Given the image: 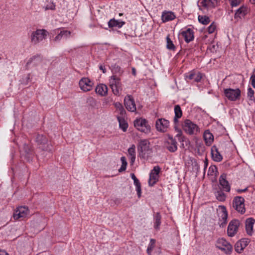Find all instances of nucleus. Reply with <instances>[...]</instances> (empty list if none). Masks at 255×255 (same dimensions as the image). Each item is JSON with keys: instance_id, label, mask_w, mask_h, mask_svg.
Instances as JSON below:
<instances>
[{"instance_id": "obj_29", "label": "nucleus", "mask_w": 255, "mask_h": 255, "mask_svg": "<svg viewBox=\"0 0 255 255\" xmlns=\"http://www.w3.org/2000/svg\"><path fill=\"white\" fill-rule=\"evenodd\" d=\"M186 78L189 80H194V81L198 82L201 80L202 76L200 73H198L197 74L195 73H190L189 75L186 76Z\"/></svg>"}, {"instance_id": "obj_31", "label": "nucleus", "mask_w": 255, "mask_h": 255, "mask_svg": "<svg viewBox=\"0 0 255 255\" xmlns=\"http://www.w3.org/2000/svg\"><path fill=\"white\" fill-rule=\"evenodd\" d=\"M215 196L217 199L219 201H224L226 198L225 194L221 189L215 192Z\"/></svg>"}, {"instance_id": "obj_45", "label": "nucleus", "mask_w": 255, "mask_h": 255, "mask_svg": "<svg viewBox=\"0 0 255 255\" xmlns=\"http://www.w3.org/2000/svg\"><path fill=\"white\" fill-rule=\"evenodd\" d=\"M251 84L255 88V75L253 74L251 77Z\"/></svg>"}, {"instance_id": "obj_4", "label": "nucleus", "mask_w": 255, "mask_h": 255, "mask_svg": "<svg viewBox=\"0 0 255 255\" xmlns=\"http://www.w3.org/2000/svg\"><path fill=\"white\" fill-rule=\"evenodd\" d=\"M48 32L45 29H37L31 34V42L34 44H37L46 38Z\"/></svg>"}, {"instance_id": "obj_25", "label": "nucleus", "mask_w": 255, "mask_h": 255, "mask_svg": "<svg viewBox=\"0 0 255 255\" xmlns=\"http://www.w3.org/2000/svg\"><path fill=\"white\" fill-rule=\"evenodd\" d=\"M204 139L207 145H210L213 141L214 137L213 134L208 130L205 131Z\"/></svg>"}, {"instance_id": "obj_26", "label": "nucleus", "mask_w": 255, "mask_h": 255, "mask_svg": "<svg viewBox=\"0 0 255 255\" xmlns=\"http://www.w3.org/2000/svg\"><path fill=\"white\" fill-rule=\"evenodd\" d=\"M110 86H122L121 79L117 75H113L109 80Z\"/></svg>"}, {"instance_id": "obj_16", "label": "nucleus", "mask_w": 255, "mask_h": 255, "mask_svg": "<svg viewBox=\"0 0 255 255\" xmlns=\"http://www.w3.org/2000/svg\"><path fill=\"white\" fill-rule=\"evenodd\" d=\"M180 34L187 43H189L194 39V32L191 28H188L186 30L182 31Z\"/></svg>"}, {"instance_id": "obj_51", "label": "nucleus", "mask_w": 255, "mask_h": 255, "mask_svg": "<svg viewBox=\"0 0 255 255\" xmlns=\"http://www.w3.org/2000/svg\"><path fill=\"white\" fill-rule=\"evenodd\" d=\"M99 69L103 71V73H105L106 72V69L105 66L100 65L99 66Z\"/></svg>"}, {"instance_id": "obj_42", "label": "nucleus", "mask_w": 255, "mask_h": 255, "mask_svg": "<svg viewBox=\"0 0 255 255\" xmlns=\"http://www.w3.org/2000/svg\"><path fill=\"white\" fill-rule=\"evenodd\" d=\"M216 28V25L213 22L208 28V31L209 33H213Z\"/></svg>"}, {"instance_id": "obj_34", "label": "nucleus", "mask_w": 255, "mask_h": 255, "mask_svg": "<svg viewBox=\"0 0 255 255\" xmlns=\"http://www.w3.org/2000/svg\"><path fill=\"white\" fill-rule=\"evenodd\" d=\"M166 48L171 50H175V46L172 41L170 39L169 36L166 37Z\"/></svg>"}, {"instance_id": "obj_50", "label": "nucleus", "mask_w": 255, "mask_h": 255, "mask_svg": "<svg viewBox=\"0 0 255 255\" xmlns=\"http://www.w3.org/2000/svg\"><path fill=\"white\" fill-rule=\"evenodd\" d=\"M24 149L25 150V152H26L27 154H29L30 153V149L27 145H26V144L24 145Z\"/></svg>"}, {"instance_id": "obj_53", "label": "nucleus", "mask_w": 255, "mask_h": 255, "mask_svg": "<svg viewBox=\"0 0 255 255\" xmlns=\"http://www.w3.org/2000/svg\"><path fill=\"white\" fill-rule=\"evenodd\" d=\"M126 168H127V166H124V165H122L121 168L119 169V172H122L125 171L126 169Z\"/></svg>"}, {"instance_id": "obj_5", "label": "nucleus", "mask_w": 255, "mask_h": 255, "mask_svg": "<svg viewBox=\"0 0 255 255\" xmlns=\"http://www.w3.org/2000/svg\"><path fill=\"white\" fill-rule=\"evenodd\" d=\"M244 202L245 199L241 196L235 197L233 201V208L241 214L245 213L246 211Z\"/></svg>"}, {"instance_id": "obj_58", "label": "nucleus", "mask_w": 255, "mask_h": 255, "mask_svg": "<svg viewBox=\"0 0 255 255\" xmlns=\"http://www.w3.org/2000/svg\"><path fill=\"white\" fill-rule=\"evenodd\" d=\"M0 255H9L5 251L0 250Z\"/></svg>"}, {"instance_id": "obj_43", "label": "nucleus", "mask_w": 255, "mask_h": 255, "mask_svg": "<svg viewBox=\"0 0 255 255\" xmlns=\"http://www.w3.org/2000/svg\"><path fill=\"white\" fill-rule=\"evenodd\" d=\"M60 32L61 34H62V36L65 38H67L69 37L71 34V32L68 30H62Z\"/></svg>"}, {"instance_id": "obj_11", "label": "nucleus", "mask_w": 255, "mask_h": 255, "mask_svg": "<svg viewBox=\"0 0 255 255\" xmlns=\"http://www.w3.org/2000/svg\"><path fill=\"white\" fill-rule=\"evenodd\" d=\"M159 166H156L151 170L148 180V184L150 186H153L158 181L159 178Z\"/></svg>"}, {"instance_id": "obj_63", "label": "nucleus", "mask_w": 255, "mask_h": 255, "mask_svg": "<svg viewBox=\"0 0 255 255\" xmlns=\"http://www.w3.org/2000/svg\"><path fill=\"white\" fill-rule=\"evenodd\" d=\"M119 15H120V16H122V15H123V13H119Z\"/></svg>"}, {"instance_id": "obj_52", "label": "nucleus", "mask_w": 255, "mask_h": 255, "mask_svg": "<svg viewBox=\"0 0 255 255\" xmlns=\"http://www.w3.org/2000/svg\"><path fill=\"white\" fill-rule=\"evenodd\" d=\"M37 57L36 56H33L27 62V65H29V64L31 63L33 60H35Z\"/></svg>"}, {"instance_id": "obj_27", "label": "nucleus", "mask_w": 255, "mask_h": 255, "mask_svg": "<svg viewBox=\"0 0 255 255\" xmlns=\"http://www.w3.org/2000/svg\"><path fill=\"white\" fill-rule=\"evenodd\" d=\"M117 119L119 123L120 128L122 129L123 131H126L128 128V123L125 121V119L121 117L118 116Z\"/></svg>"}, {"instance_id": "obj_13", "label": "nucleus", "mask_w": 255, "mask_h": 255, "mask_svg": "<svg viewBox=\"0 0 255 255\" xmlns=\"http://www.w3.org/2000/svg\"><path fill=\"white\" fill-rule=\"evenodd\" d=\"M79 84L82 90L87 92L92 89L93 83L89 78H83L80 80Z\"/></svg>"}, {"instance_id": "obj_10", "label": "nucleus", "mask_w": 255, "mask_h": 255, "mask_svg": "<svg viewBox=\"0 0 255 255\" xmlns=\"http://www.w3.org/2000/svg\"><path fill=\"white\" fill-rule=\"evenodd\" d=\"M240 222L238 220H233L230 223L228 227L227 234L230 237H233L237 233Z\"/></svg>"}, {"instance_id": "obj_24", "label": "nucleus", "mask_w": 255, "mask_h": 255, "mask_svg": "<svg viewBox=\"0 0 255 255\" xmlns=\"http://www.w3.org/2000/svg\"><path fill=\"white\" fill-rule=\"evenodd\" d=\"M175 117L174 118V122L176 124L178 122V119L181 118L182 116V111L179 105H177L174 107Z\"/></svg>"}, {"instance_id": "obj_55", "label": "nucleus", "mask_w": 255, "mask_h": 255, "mask_svg": "<svg viewBox=\"0 0 255 255\" xmlns=\"http://www.w3.org/2000/svg\"><path fill=\"white\" fill-rule=\"evenodd\" d=\"M159 122V119H157L156 121L155 126L156 128V129L158 131H159V127L158 125V123Z\"/></svg>"}, {"instance_id": "obj_7", "label": "nucleus", "mask_w": 255, "mask_h": 255, "mask_svg": "<svg viewBox=\"0 0 255 255\" xmlns=\"http://www.w3.org/2000/svg\"><path fill=\"white\" fill-rule=\"evenodd\" d=\"M216 246L227 254H231L232 251V245L223 238L219 239L217 241Z\"/></svg>"}, {"instance_id": "obj_56", "label": "nucleus", "mask_w": 255, "mask_h": 255, "mask_svg": "<svg viewBox=\"0 0 255 255\" xmlns=\"http://www.w3.org/2000/svg\"><path fill=\"white\" fill-rule=\"evenodd\" d=\"M130 163L131 164H133L135 161V155H134L133 156H130Z\"/></svg>"}, {"instance_id": "obj_39", "label": "nucleus", "mask_w": 255, "mask_h": 255, "mask_svg": "<svg viewBox=\"0 0 255 255\" xmlns=\"http://www.w3.org/2000/svg\"><path fill=\"white\" fill-rule=\"evenodd\" d=\"M247 96L250 100H255V92L254 91L251 87H249L248 89Z\"/></svg>"}, {"instance_id": "obj_17", "label": "nucleus", "mask_w": 255, "mask_h": 255, "mask_svg": "<svg viewBox=\"0 0 255 255\" xmlns=\"http://www.w3.org/2000/svg\"><path fill=\"white\" fill-rule=\"evenodd\" d=\"M176 15L174 13L171 11H164L162 13L161 19L163 22H166L174 19Z\"/></svg>"}, {"instance_id": "obj_6", "label": "nucleus", "mask_w": 255, "mask_h": 255, "mask_svg": "<svg viewBox=\"0 0 255 255\" xmlns=\"http://www.w3.org/2000/svg\"><path fill=\"white\" fill-rule=\"evenodd\" d=\"M164 146L170 152H174L177 149L175 139L169 135H167L164 137Z\"/></svg>"}, {"instance_id": "obj_23", "label": "nucleus", "mask_w": 255, "mask_h": 255, "mask_svg": "<svg viewBox=\"0 0 255 255\" xmlns=\"http://www.w3.org/2000/svg\"><path fill=\"white\" fill-rule=\"evenodd\" d=\"M125 22L123 21H119L116 20L115 18H113L110 20L108 22V26L110 28L112 27H118L121 28L124 25Z\"/></svg>"}, {"instance_id": "obj_46", "label": "nucleus", "mask_w": 255, "mask_h": 255, "mask_svg": "<svg viewBox=\"0 0 255 255\" xmlns=\"http://www.w3.org/2000/svg\"><path fill=\"white\" fill-rule=\"evenodd\" d=\"M209 171L211 172H217V168L216 166H211L210 167Z\"/></svg>"}, {"instance_id": "obj_3", "label": "nucleus", "mask_w": 255, "mask_h": 255, "mask_svg": "<svg viewBox=\"0 0 255 255\" xmlns=\"http://www.w3.org/2000/svg\"><path fill=\"white\" fill-rule=\"evenodd\" d=\"M182 128L184 131L190 135H196L199 132L198 126L188 119L184 121Z\"/></svg>"}, {"instance_id": "obj_18", "label": "nucleus", "mask_w": 255, "mask_h": 255, "mask_svg": "<svg viewBox=\"0 0 255 255\" xmlns=\"http://www.w3.org/2000/svg\"><path fill=\"white\" fill-rule=\"evenodd\" d=\"M247 13V7L244 6H241L235 12L234 18L236 20H237V21H238L242 18L244 17Z\"/></svg>"}, {"instance_id": "obj_44", "label": "nucleus", "mask_w": 255, "mask_h": 255, "mask_svg": "<svg viewBox=\"0 0 255 255\" xmlns=\"http://www.w3.org/2000/svg\"><path fill=\"white\" fill-rule=\"evenodd\" d=\"M241 0H229L230 4L232 6H236L238 5Z\"/></svg>"}, {"instance_id": "obj_8", "label": "nucleus", "mask_w": 255, "mask_h": 255, "mask_svg": "<svg viewBox=\"0 0 255 255\" xmlns=\"http://www.w3.org/2000/svg\"><path fill=\"white\" fill-rule=\"evenodd\" d=\"M134 126L138 130L144 133H147L150 130V127L145 119H136L134 122Z\"/></svg>"}, {"instance_id": "obj_1", "label": "nucleus", "mask_w": 255, "mask_h": 255, "mask_svg": "<svg viewBox=\"0 0 255 255\" xmlns=\"http://www.w3.org/2000/svg\"><path fill=\"white\" fill-rule=\"evenodd\" d=\"M35 141L39 145V148L42 150L48 152L52 151V145L45 135L37 134Z\"/></svg>"}, {"instance_id": "obj_9", "label": "nucleus", "mask_w": 255, "mask_h": 255, "mask_svg": "<svg viewBox=\"0 0 255 255\" xmlns=\"http://www.w3.org/2000/svg\"><path fill=\"white\" fill-rule=\"evenodd\" d=\"M225 96L230 100L235 101L239 99L241 96V90L239 89H226L224 90Z\"/></svg>"}, {"instance_id": "obj_30", "label": "nucleus", "mask_w": 255, "mask_h": 255, "mask_svg": "<svg viewBox=\"0 0 255 255\" xmlns=\"http://www.w3.org/2000/svg\"><path fill=\"white\" fill-rule=\"evenodd\" d=\"M247 245V242H245L244 241L237 243L235 246L236 251L239 253H241Z\"/></svg>"}, {"instance_id": "obj_12", "label": "nucleus", "mask_w": 255, "mask_h": 255, "mask_svg": "<svg viewBox=\"0 0 255 255\" xmlns=\"http://www.w3.org/2000/svg\"><path fill=\"white\" fill-rule=\"evenodd\" d=\"M124 104L126 109L129 112H133L136 111V105L134 100L130 95H127L124 99Z\"/></svg>"}, {"instance_id": "obj_48", "label": "nucleus", "mask_w": 255, "mask_h": 255, "mask_svg": "<svg viewBox=\"0 0 255 255\" xmlns=\"http://www.w3.org/2000/svg\"><path fill=\"white\" fill-rule=\"evenodd\" d=\"M121 160L122 161V165H124V166H127V160H126V158L125 156H122L121 158Z\"/></svg>"}, {"instance_id": "obj_47", "label": "nucleus", "mask_w": 255, "mask_h": 255, "mask_svg": "<svg viewBox=\"0 0 255 255\" xmlns=\"http://www.w3.org/2000/svg\"><path fill=\"white\" fill-rule=\"evenodd\" d=\"M62 34H61V32L58 34V35L54 38L53 40L55 42L60 41L62 38Z\"/></svg>"}, {"instance_id": "obj_57", "label": "nucleus", "mask_w": 255, "mask_h": 255, "mask_svg": "<svg viewBox=\"0 0 255 255\" xmlns=\"http://www.w3.org/2000/svg\"><path fill=\"white\" fill-rule=\"evenodd\" d=\"M130 176H131V177L132 179L133 180V181H135V180L138 179L136 177V176H135V175H134V173H131V174H130Z\"/></svg>"}, {"instance_id": "obj_35", "label": "nucleus", "mask_w": 255, "mask_h": 255, "mask_svg": "<svg viewBox=\"0 0 255 255\" xmlns=\"http://www.w3.org/2000/svg\"><path fill=\"white\" fill-rule=\"evenodd\" d=\"M198 20L200 23L203 24H207L210 21L209 17L206 15H199Z\"/></svg>"}, {"instance_id": "obj_33", "label": "nucleus", "mask_w": 255, "mask_h": 255, "mask_svg": "<svg viewBox=\"0 0 255 255\" xmlns=\"http://www.w3.org/2000/svg\"><path fill=\"white\" fill-rule=\"evenodd\" d=\"M113 94L116 96H120L122 90V86H110Z\"/></svg>"}, {"instance_id": "obj_38", "label": "nucleus", "mask_w": 255, "mask_h": 255, "mask_svg": "<svg viewBox=\"0 0 255 255\" xmlns=\"http://www.w3.org/2000/svg\"><path fill=\"white\" fill-rule=\"evenodd\" d=\"M134 184L136 186V190L137 191L138 198L140 197L141 193V184L139 181L137 179L134 181Z\"/></svg>"}, {"instance_id": "obj_59", "label": "nucleus", "mask_w": 255, "mask_h": 255, "mask_svg": "<svg viewBox=\"0 0 255 255\" xmlns=\"http://www.w3.org/2000/svg\"><path fill=\"white\" fill-rule=\"evenodd\" d=\"M131 72H132V74L133 76H136V69L135 68H134V67L132 68Z\"/></svg>"}, {"instance_id": "obj_41", "label": "nucleus", "mask_w": 255, "mask_h": 255, "mask_svg": "<svg viewBox=\"0 0 255 255\" xmlns=\"http://www.w3.org/2000/svg\"><path fill=\"white\" fill-rule=\"evenodd\" d=\"M175 130H176L177 132H178V133L176 135V136L179 138V140L180 141H183L185 139V137L184 136H182L181 130L180 129L175 128Z\"/></svg>"}, {"instance_id": "obj_32", "label": "nucleus", "mask_w": 255, "mask_h": 255, "mask_svg": "<svg viewBox=\"0 0 255 255\" xmlns=\"http://www.w3.org/2000/svg\"><path fill=\"white\" fill-rule=\"evenodd\" d=\"M222 219L220 220L221 222H222L220 224V226L223 227L224 225L227 224V218H228V213L227 211L225 209V208L224 207V210H223L222 215L221 216Z\"/></svg>"}, {"instance_id": "obj_15", "label": "nucleus", "mask_w": 255, "mask_h": 255, "mask_svg": "<svg viewBox=\"0 0 255 255\" xmlns=\"http://www.w3.org/2000/svg\"><path fill=\"white\" fill-rule=\"evenodd\" d=\"M220 185L221 186L220 189L229 192L231 190V186L229 182L226 180V175L222 174L219 179Z\"/></svg>"}, {"instance_id": "obj_40", "label": "nucleus", "mask_w": 255, "mask_h": 255, "mask_svg": "<svg viewBox=\"0 0 255 255\" xmlns=\"http://www.w3.org/2000/svg\"><path fill=\"white\" fill-rule=\"evenodd\" d=\"M128 153L129 156H133L135 155V146L132 144L130 147L128 149Z\"/></svg>"}, {"instance_id": "obj_20", "label": "nucleus", "mask_w": 255, "mask_h": 255, "mask_svg": "<svg viewBox=\"0 0 255 255\" xmlns=\"http://www.w3.org/2000/svg\"><path fill=\"white\" fill-rule=\"evenodd\" d=\"M217 3V0H200V6L205 8L214 7Z\"/></svg>"}, {"instance_id": "obj_61", "label": "nucleus", "mask_w": 255, "mask_h": 255, "mask_svg": "<svg viewBox=\"0 0 255 255\" xmlns=\"http://www.w3.org/2000/svg\"><path fill=\"white\" fill-rule=\"evenodd\" d=\"M116 69L118 70V71L120 72V71H121V67H120L117 66L116 67Z\"/></svg>"}, {"instance_id": "obj_28", "label": "nucleus", "mask_w": 255, "mask_h": 255, "mask_svg": "<svg viewBox=\"0 0 255 255\" xmlns=\"http://www.w3.org/2000/svg\"><path fill=\"white\" fill-rule=\"evenodd\" d=\"M169 127V121L164 119H160V132H165Z\"/></svg>"}, {"instance_id": "obj_36", "label": "nucleus", "mask_w": 255, "mask_h": 255, "mask_svg": "<svg viewBox=\"0 0 255 255\" xmlns=\"http://www.w3.org/2000/svg\"><path fill=\"white\" fill-rule=\"evenodd\" d=\"M115 107L116 108L117 110L118 111L121 115L123 116L126 114V111L124 109L123 105L119 102L115 103L114 104Z\"/></svg>"}, {"instance_id": "obj_2", "label": "nucleus", "mask_w": 255, "mask_h": 255, "mask_svg": "<svg viewBox=\"0 0 255 255\" xmlns=\"http://www.w3.org/2000/svg\"><path fill=\"white\" fill-rule=\"evenodd\" d=\"M149 142L147 139L141 140L137 147L139 156L142 158H147L150 153Z\"/></svg>"}, {"instance_id": "obj_37", "label": "nucleus", "mask_w": 255, "mask_h": 255, "mask_svg": "<svg viewBox=\"0 0 255 255\" xmlns=\"http://www.w3.org/2000/svg\"><path fill=\"white\" fill-rule=\"evenodd\" d=\"M155 242L156 241L154 239L150 240V243L147 249V253L148 255H151V253L155 247Z\"/></svg>"}, {"instance_id": "obj_22", "label": "nucleus", "mask_w": 255, "mask_h": 255, "mask_svg": "<svg viewBox=\"0 0 255 255\" xmlns=\"http://www.w3.org/2000/svg\"><path fill=\"white\" fill-rule=\"evenodd\" d=\"M95 91L100 95L102 96H105L107 95L108 93V87L105 84H99L96 87Z\"/></svg>"}, {"instance_id": "obj_64", "label": "nucleus", "mask_w": 255, "mask_h": 255, "mask_svg": "<svg viewBox=\"0 0 255 255\" xmlns=\"http://www.w3.org/2000/svg\"><path fill=\"white\" fill-rule=\"evenodd\" d=\"M254 72H255V69L254 70Z\"/></svg>"}, {"instance_id": "obj_19", "label": "nucleus", "mask_w": 255, "mask_h": 255, "mask_svg": "<svg viewBox=\"0 0 255 255\" xmlns=\"http://www.w3.org/2000/svg\"><path fill=\"white\" fill-rule=\"evenodd\" d=\"M255 220L252 218H248L246 220V230L248 235L251 236L253 233V227Z\"/></svg>"}, {"instance_id": "obj_60", "label": "nucleus", "mask_w": 255, "mask_h": 255, "mask_svg": "<svg viewBox=\"0 0 255 255\" xmlns=\"http://www.w3.org/2000/svg\"><path fill=\"white\" fill-rule=\"evenodd\" d=\"M55 8V6L54 5H52L51 7H48L47 6L46 7V9H54Z\"/></svg>"}, {"instance_id": "obj_49", "label": "nucleus", "mask_w": 255, "mask_h": 255, "mask_svg": "<svg viewBox=\"0 0 255 255\" xmlns=\"http://www.w3.org/2000/svg\"><path fill=\"white\" fill-rule=\"evenodd\" d=\"M159 213H157V217H156V222H155V228H158V227L159 225V219L158 218V215Z\"/></svg>"}, {"instance_id": "obj_62", "label": "nucleus", "mask_w": 255, "mask_h": 255, "mask_svg": "<svg viewBox=\"0 0 255 255\" xmlns=\"http://www.w3.org/2000/svg\"><path fill=\"white\" fill-rule=\"evenodd\" d=\"M253 3H255V0H250Z\"/></svg>"}, {"instance_id": "obj_54", "label": "nucleus", "mask_w": 255, "mask_h": 255, "mask_svg": "<svg viewBox=\"0 0 255 255\" xmlns=\"http://www.w3.org/2000/svg\"><path fill=\"white\" fill-rule=\"evenodd\" d=\"M247 190H248V188H245L244 189H237V191L238 193H241L242 192H245L247 191Z\"/></svg>"}, {"instance_id": "obj_14", "label": "nucleus", "mask_w": 255, "mask_h": 255, "mask_svg": "<svg viewBox=\"0 0 255 255\" xmlns=\"http://www.w3.org/2000/svg\"><path fill=\"white\" fill-rule=\"evenodd\" d=\"M28 214V208L24 206H21L16 209L13 214V217L14 219L18 220L20 218H23L26 217Z\"/></svg>"}, {"instance_id": "obj_21", "label": "nucleus", "mask_w": 255, "mask_h": 255, "mask_svg": "<svg viewBox=\"0 0 255 255\" xmlns=\"http://www.w3.org/2000/svg\"><path fill=\"white\" fill-rule=\"evenodd\" d=\"M211 152L212 157L215 161L220 162L222 160V156L219 152L218 149L216 146L214 145L212 147Z\"/></svg>"}]
</instances>
